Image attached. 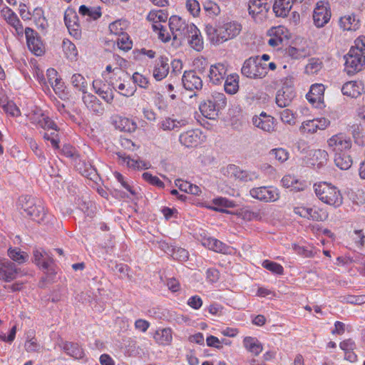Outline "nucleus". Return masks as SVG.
I'll return each instance as SVG.
<instances>
[{
    "label": "nucleus",
    "mask_w": 365,
    "mask_h": 365,
    "mask_svg": "<svg viewBox=\"0 0 365 365\" xmlns=\"http://www.w3.org/2000/svg\"><path fill=\"white\" fill-rule=\"evenodd\" d=\"M324 86L322 84L312 85L306 96L307 99L312 104L322 103L324 99Z\"/></svg>",
    "instance_id": "nucleus-26"
},
{
    "label": "nucleus",
    "mask_w": 365,
    "mask_h": 365,
    "mask_svg": "<svg viewBox=\"0 0 365 365\" xmlns=\"http://www.w3.org/2000/svg\"><path fill=\"white\" fill-rule=\"evenodd\" d=\"M187 29L191 33V35L188 36L190 46L197 51H202L203 49V40L199 29L195 24L187 26Z\"/></svg>",
    "instance_id": "nucleus-21"
},
{
    "label": "nucleus",
    "mask_w": 365,
    "mask_h": 365,
    "mask_svg": "<svg viewBox=\"0 0 365 365\" xmlns=\"http://www.w3.org/2000/svg\"><path fill=\"white\" fill-rule=\"evenodd\" d=\"M154 31H158V38L163 42L170 40L171 36L169 31L162 24H152Z\"/></svg>",
    "instance_id": "nucleus-51"
},
{
    "label": "nucleus",
    "mask_w": 365,
    "mask_h": 365,
    "mask_svg": "<svg viewBox=\"0 0 365 365\" xmlns=\"http://www.w3.org/2000/svg\"><path fill=\"white\" fill-rule=\"evenodd\" d=\"M187 123L186 120H178L171 118H166L159 123V126L163 130L170 131L185 126Z\"/></svg>",
    "instance_id": "nucleus-29"
},
{
    "label": "nucleus",
    "mask_w": 365,
    "mask_h": 365,
    "mask_svg": "<svg viewBox=\"0 0 365 365\" xmlns=\"http://www.w3.org/2000/svg\"><path fill=\"white\" fill-rule=\"evenodd\" d=\"M28 143H29L30 148L35 153V154L41 159V162L46 161V157L43 155L41 151L38 150V145L33 138H28Z\"/></svg>",
    "instance_id": "nucleus-61"
},
{
    "label": "nucleus",
    "mask_w": 365,
    "mask_h": 365,
    "mask_svg": "<svg viewBox=\"0 0 365 365\" xmlns=\"http://www.w3.org/2000/svg\"><path fill=\"white\" fill-rule=\"evenodd\" d=\"M19 275H22L21 269L9 259H0V280L11 282Z\"/></svg>",
    "instance_id": "nucleus-10"
},
{
    "label": "nucleus",
    "mask_w": 365,
    "mask_h": 365,
    "mask_svg": "<svg viewBox=\"0 0 365 365\" xmlns=\"http://www.w3.org/2000/svg\"><path fill=\"white\" fill-rule=\"evenodd\" d=\"M269 154L281 163L287 161L289 156V152L282 148L272 149Z\"/></svg>",
    "instance_id": "nucleus-45"
},
{
    "label": "nucleus",
    "mask_w": 365,
    "mask_h": 365,
    "mask_svg": "<svg viewBox=\"0 0 365 365\" xmlns=\"http://www.w3.org/2000/svg\"><path fill=\"white\" fill-rule=\"evenodd\" d=\"M113 123L115 127L120 131L131 133L137 128L136 123L133 120L125 117L116 116Z\"/></svg>",
    "instance_id": "nucleus-25"
},
{
    "label": "nucleus",
    "mask_w": 365,
    "mask_h": 365,
    "mask_svg": "<svg viewBox=\"0 0 365 365\" xmlns=\"http://www.w3.org/2000/svg\"><path fill=\"white\" fill-rule=\"evenodd\" d=\"M30 120L33 124L38 125L44 130L52 129L55 131L58 130V125L48 115L43 113H35L30 117Z\"/></svg>",
    "instance_id": "nucleus-17"
},
{
    "label": "nucleus",
    "mask_w": 365,
    "mask_h": 365,
    "mask_svg": "<svg viewBox=\"0 0 365 365\" xmlns=\"http://www.w3.org/2000/svg\"><path fill=\"white\" fill-rule=\"evenodd\" d=\"M69 34L75 38L78 39L81 36V29L80 24H66Z\"/></svg>",
    "instance_id": "nucleus-62"
},
{
    "label": "nucleus",
    "mask_w": 365,
    "mask_h": 365,
    "mask_svg": "<svg viewBox=\"0 0 365 365\" xmlns=\"http://www.w3.org/2000/svg\"><path fill=\"white\" fill-rule=\"evenodd\" d=\"M340 348L344 350L346 354L356 349V344L351 339L344 340L339 344Z\"/></svg>",
    "instance_id": "nucleus-60"
},
{
    "label": "nucleus",
    "mask_w": 365,
    "mask_h": 365,
    "mask_svg": "<svg viewBox=\"0 0 365 365\" xmlns=\"http://www.w3.org/2000/svg\"><path fill=\"white\" fill-rule=\"evenodd\" d=\"M294 97L295 92L292 86H283L277 91L275 101L279 107L285 108L291 104Z\"/></svg>",
    "instance_id": "nucleus-15"
},
{
    "label": "nucleus",
    "mask_w": 365,
    "mask_h": 365,
    "mask_svg": "<svg viewBox=\"0 0 365 365\" xmlns=\"http://www.w3.org/2000/svg\"><path fill=\"white\" fill-rule=\"evenodd\" d=\"M242 169L235 165H228L226 168V173L228 177L237 180Z\"/></svg>",
    "instance_id": "nucleus-59"
},
{
    "label": "nucleus",
    "mask_w": 365,
    "mask_h": 365,
    "mask_svg": "<svg viewBox=\"0 0 365 365\" xmlns=\"http://www.w3.org/2000/svg\"><path fill=\"white\" fill-rule=\"evenodd\" d=\"M9 257L19 264L26 262L29 259V255L21 251L19 248H9L8 250Z\"/></svg>",
    "instance_id": "nucleus-37"
},
{
    "label": "nucleus",
    "mask_w": 365,
    "mask_h": 365,
    "mask_svg": "<svg viewBox=\"0 0 365 365\" xmlns=\"http://www.w3.org/2000/svg\"><path fill=\"white\" fill-rule=\"evenodd\" d=\"M329 148L334 153L350 152L351 148V141L350 138H346L343 133H339L331 136L327 140Z\"/></svg>",
    "instance_id": "nucleus-8"
},
{
    "label": "nucleus",
    "mask_w": 365,
    "mask_h": 365,
    "mask_svg": "<svg viewBox=\"0 0 365 365\" xmlns=\"http://www.w3.org/2000/svg\"><path fill=\"white\" fill-rule=\"evenodd\" d=\"M62 48L67 58L71 61L76 59L78 51L74 43L68 39H64L63 41Z\"/></svg>",
    "instance_id": "nucleus-40"
},
{
    "label": "nucleus",
    "mask_w": 365,
    "mask_h": 365,
    "mask_svg": "<svg viewBox=\"0 0 365 365\" xmlns=\"http://www.w3.org/2000/svg\"><path fill=\"white\" fill-rule=\"evenodd\" d=\"M281 120L287 124L294 125L295 123V117L293 112L289 109H284L280 113Z\"/></svg>",
    "instance_id": "nucleus-54"
},
{
    "label": "nucleus",
    "mask_w": 365,
    "mask_h": 365,
    "mask_svg": "<svg viewBox=\"0 0 365 365\" xmlns=\"http://www.w3.org/2000/svg\"><path fill=\"white\" fill-rule=\"evenodd\" d=\"M29 20L34 21V23L46 21L43 10L40 8L35 9Z\"/></svg>",
    "instance_id": "nucleus-63"
},
{
    "label": "nucleus",
    "mask_w": 365,
    "mask_h": 365,
    "mask_svg": "<svg viewBox=\"0 0 365 365\" xmlns=\"http://www.w3.org/2000/svg\"><path fill=\"white\" fill-rule=\"evenodd\" d=\"M250 195L253 198L265 202H275L279 197L277 189L272 186L252 188L250 190Z\"/></svg>",
    "instance_id": "nucleus-6"
},
{
    "label": "nucleus",
    "mask_w": 365,
    "mask_h": 365,
    "mask_svg": "<svg viewBox=\"0 0 365 365\" xmlns=\"http://www.w3.org/2000/svg\"><path fill=\"white\" fill-rule=\"evenodd\" d=\"M34 262L41 267V268L44 270H48L51 264L52 263V259H48L47 261L42 260V259L44 257V255L43 254V252L39 250H34Z\"/></svg>",
    "instance_id": "nucleus-43"
},
{
    "label": "nucleus",
    "mask_w": 365,
    "mask_h": 365,
    "mask_svg": "<svg viewBox=\"0 0 365 365\" xmlns=\"http://www.w3.org/2000/svg\"><path fill=\"white\" fill-rule=\"evenodd\" d=\"M334 163L341 170H348L352 165V159L349 152L334 155Z\"/></svg>",
    "instance_id": "nucleus-31"
},
{
    "label": "nucleus",
    "mask_w": 365,
    "mask_h": 365,
    "mask_svg": "<svg viewBox=\"0 0 365 365\" xmlns=\"http://www.w3.org/2000/svg\"><path fill=\"white\" fill-rule=\"evenodd\" d=\"M253 124L266 132H272L274 129V118L262 112L259 116H254L252 118Z\"/></svg>",
    "instance_id": "nucleus-18"
},
{
    "label": "nucleus",
    "mask_w": 365,
    "mask_h": 365,
    "mask_svg": "<svg viewBox=\"0 0 365 365\" xmlns=\"http://www.w3.org/2000/svg\"><path fill=\"white\" fill-rule=\"evenodd\" d=\"M363 91L362 83L356 81L346 82L341 88L342 93L351 98H357Z\"/></svg>",
    "instance_id": "nucleus-24"
},
{
    "label": "nucleus",
    "mask_w": 365,
    "mask_h": 365,
    "mask_svg": "<svg viewBox=\"0 0 365 365\" xmlns=\"http://www.w3.org/2000/svg\"><path fill=\"white\" fill-rule=\"evenodd\" d=\"M143 178L151 185H155L158 187H164L163 181H161L157 176H153L149 173H144L143 174Z\"/></svg>",
    "instance_id": "nucleus-56"
},
{
    "label": "nucleus",
    "mask_w": 365,
    "mask_h": 365,
    "mask_svg": "<svg viewBox=\"0 0 365 365\" xmlns=\"http://www.w3.org/2000/svg\"><path fill=\"white\" fill-rule=\"evenodd\" d=\"M242 30L241 24H207L206 32L214 44H220L237 36Z\"/></svg>",
    "instance_id": "nucleus-1"
},
{
    "label": "nucleus",
    "mask_w": 365,
    "mask_h": 365,
    "mask_svg": "<svg viewBox=\"0 0 365 365\" xmlns=\"http://www.w3.org/2000/svg\"><path fill=\"white\" fill-rule=\"evenodd\" d=\"M71 83L72 85L78 91L83 92V93H86L87 87H88V83L85 78L79 74L76 73L73 74L71 77Z\"/></svg>",
    "instance_id": "nucleus-42"
},
{
    "label": "nucleus",
    "mask_w": 365,
    "mask_h": 365,
    "mask_svg": "<svg viewBox=\"0 0 365 365\" xmlns=\"http://www.w3.org/2000/svg\"><path fill=\"white\" fill-rule=\"evenodd\" d=\"M224 88L226 93L229 94H235L239 89V76L237 74L229 75L227 76Z\"/></svg>",
    "instance_id": "nucleus-32"
},
{
    "label": "nucleus",
    "mask_w": 365,
    "mask_h": 365,
    "mask_svg": "<svg viewBox=\"0 0 365 365\" xmlns=\"http://www.w3.org/2000/svg\"><path fill=\"white\" fill-rule=\"evenodd\" d=\"M25 35L29 50L36 56H39L43 55L44 53V48L37 32L32 29L27 27L25 29Z\"/></svg>",
    "instance_id": "nucleus-13"
},
{
    "label": "nucleus",
    "mask_w": 365,
    "mask_h": 365,
    "mask_svg": "<svg viewBox=\"0 0 365 365\" xmlns=\"http://www.w3.org/2000/svg\"><path fill=\"white\" fill-rule=\"evenodd\" d=\"M314 191L319 199L324 203L339 207L341 205L343 197L340 191L334 185L326 182L314 185Z\"/></svg>",
    "instance_id": "nucleus-4"
},
{
    "label": "nucleus",
    "mask_w": 365,
    "mask_h": 365,
    "mask_svg": "<svg viewBox=\"0 0 365 365\" xmlns=\"http://www.w3.org/2000/svg\"><path fill=\"white\" fill-rule=\"evenodd\" d=\"M101 81L94 80L93 81V88L95 90V92L98 94L106 102L110 103L113 100V91L106 86V84H103V87L106 88V90L104 88H101Z\"/></svg>",
    "instance_id": "nucleus-27"
},
{
    "label": "nucleus",
    "mask_w": 365,
    "mask_h": 365,
    "mask_svg": "<svg viewBox=\"0 0 365 365\" xmlns=\"http://www.w3.org/2000/svg\"><path fill=\"white\" fill-rule=\"evenodd\" d=\"M182 83L185 89L190 91H198L202 88L203 82L195 71H185L182 76Z\"/></svg>",
    "instance_id": "nucleus-11"
},
{
    "label": "nucleus",
    "mask_w": 365,
    "mask_h": 365,
    "mask_svg": "<svg viewBox=\"0 0 365 365\" xmlns=\"http://www.w3.org/2000/svg\"><path fill=\"white\" fill-rule=\"evenodd\" d=\"M117 43L119 48L121 50L128 51L132 48V41L126 33L118 36Z\"/></svg>",
    "instance_id": "nucleus-49"
},
{
    "label": "nucleus",
    "mask_w": 365,
    "mask_h": 365,
    "mask_svg": "<svg viewBox=\"0 0 365 365\" xmlns=\"http://www.w3.org/2000/svg\"><path fill=\"white\" fill-rule=\"evenodd\" d=\"M294 46L287 49V53L293 59H300L311 55V49L307 41L303 38H296Z\"/></svg>",
    "instance_id": "nucleus-7"
},
{
    "label": "nucleus",
    "mask_w": 365,
    "mask_h": 365,
    "mask_svg": "<svg viewBox=\"0 0 365 365\" xmlns=\"http://www.w3.org/2000/svg\"><path fill=\"white\" fill-rule=\"evenodd\" d=\"M270 36L268 44L271 46H277L282 43L284 41H288L291 38V32L282 24L273 26L267 31Z\"/></svg>",
    "instance_id": "nucleus-9"
},
{
    "label": "nucleus",
    "mask_w": 365,
    "mask_h": 365,
    "mask_svg": "<svg viewBox=\"0 0 365 365\" xmlns=\"http://www.w3.org/2000/svg\"><path fill=\"white\" fill-rule=\"evenodd\" d=\"M168 61V58L163 56L155 61L153 76L156 81H161L168 76L170 70Z\"/></svg>",
    "instance_id": "nucleus-16"
},
{
    "label": "nucleus",
    "mask_w": 365,
    "mask_h": 365,
    "mask_svg": "<svg viewBox=\"0 0 365 365\" xmlns=\"http://www.w3.org/2000/svg\"><path fill=\"white\" fill-rule=\"evenodd\" d=\"M62 349L68 355L75 359H82L85 356L83 349L77 343L65 341L62 344Z\"/></svg>",
    "instance_id": "nucleus-23"
},
{
    "label": "nucleus",
    "mask_w": 365,
    "mask_h": 365,
    "mask_svg": "<svg viewBox=\"0 0 365 365\" xmlns=\"http://www.w3.org/2000/svg\"><path fill=\"white\" fill-rule=\"evenodd\" d=\"M119 158H122L124 163H126L127 165L130 168H138V169H148L150 164L140 160H134L130 158L129 156H124L120 153H118Z\"/></svg>",
    "instance_id": "nucleus-36"
},
{
    "label": "nucleus",
    "mask_w": 365,
    "mask_h": 365,
    "mask_svg": "<svg viewBox=\"0 0 365 365\" xmlns=\"http://www.w3.org/2000/svg\"><path fill=\"white\" fill-rule=\"evenodd\" d=\"M227 74V68L222 63L212 65L210 68V81L215 85L220 84Z\"/></svg>",
    "instance_id": "nucleus-20"
},
{
    "label": "nucleus",
    "mask_w": 365,
    "mask_h": 365,
    "mask_svg": "<svg viewBox=\"0 0 365 365\" xmlns=\"http://www.w3.org/2000/svg\"><path fill=\"white\" fill-rule=\"evenodd\" d=\"M249 13L255 21H264L266 14L269 9L267 0H250L249 2Z\"/></svg>",
    "instance_id": "nucleus-12"
},
{
    "label": "nucleus",
    "mask_w": 365,
    "mask_h": 365,
    "mask_svg": "<svg viewBox=\"0 0 365 365\" xmlns=\"http://www.w3.org/2000/svg\"><path fill=\"white\" fill-rule=\"evenodd\" d=\"M156 341L161 345H168L172 341V331L170 329L158 330L155 335Z\"/></svg>",
    "instance_id": "nucleus-38"
},
{
    "label": "nucleus",
    "mask_w": 365,
    "mask_h": 365,
    "mask_svg": "<svg viewBox=\"0 0 365 365\" xmlns=\"http://www.w3.org/2000/svg\"><path fill=\"white\" fill-rule=\"evenodd\" d=\"M314 118L304 121L299 127V130L302 134H314L317 132V128Z\"/></svg>",
    "instance_id": "nucleus-47"
},
{
    "label": "nucleus",
    "mask_w": 365,
    "mask_h": 365,
    "mask_svg": "<svg viewBox=\"0 0 365 365\" xmlns=\"http://www.w3.org/2000/svg\"><path fill=\"white\" fill-rule=\"evenodd\" d=\"M242 74L250 78H262L267 74V63H262L257 56L245 60L242 69Z\"/></svg>",
    "instance_id": "nucleus-5"
},
{
    "label": "nucleus",
    "mask_w": 365,
    "mask_h": 365,
    "mask_svg": "<svg viewBox=\"0 0 365 365\" xmlns=\"http://www.w3.org/2000/svg\"><path fill=\"white\" fill-rule=\"evenodd\" d=\"M170 251L173 259L180 261H186L188 259V252L183 248H172Z\"/></svg>",
    "instance_id": "nucleus-52"
},
{
    "label": "nucleus",
    "mask_w": 365,
    "mask_h": 365,
    "mask_svg": "<svg viewBox=\"0 0 365 365\" xmlns=\"http://www.w3.org/2000/svg\"><path fill=\"white\" fill-rule=\"evenodd\" d=\"M202 245L210 250L221 253H225L228 248L225 244L214 238H208L202 242Z\"/></svg>",
    "instance_id": "nucleus-35"
},
{
    "label": "nucleus",
    "mask_w": 365,
    "mask_h": 365,
    "mask_svg": "<svg viewBox=\"0 0 365 365\" xmlns=\"http://www.w3.org/2000/svg\"><path fill=\"white\" fill-rule=\"evenodd\" d=\"M344 19L348 21V23H351V21H356V23L365 21V9L359 11L356 14H351L349 15H346L344 16H341L339 18V23H343Z\"/></svg>",
    "instance_id": "nucleus-44"
},
{
    "label": "nucleus",
    "mask_w": 365,
    "mask_h": 365,
    "mask_svg": "<svg viewBox=\"0 0 365 365\" xmlns=\"http://www.w3.org/2000/svg\"><path fill=\"white\" fill-rule=\"evenodd\" d=\"M187 304L194 309H199L202 305V300L197 295L192 296L188 299Z\"/></svg>",
    "instance_id": "nucleus-64"
},
{
    "label": "nucleus",
    "mask_w": 365,
    "mask_h": 365,
    "mask_svg": "<svg viewBox=\"0 0 365 365\" xmlns=\"http://www.w3.org/2000/svg\"><path fill=\"white\" fill-rule=\"evenodd\" d=\"M212 202L216 206L214 207V210L221 212H227V211L225 210L227 207H235V204L233 201H230L225 197H218L214 199Z\"/></svg>",
    "instance_id": "nucleus-41"
},
{
    "label": "nucleus",
    "mask_w": 365,
    "mask_h": 365,
    "mask_svg": "<svg viewBox=\"0 0 365 365\" xmlns=\"http://www.w3.org/2000/svg\"><path fill=\"white\" fill-rule=\"evenodd\" d=\"M132 79L135 83L141 88H147L148 87V79L138 72H135L133 74Z\"/></svg>",
    "instance_id": "nucleus-53"
},
{
    "label": "nucleus",
    "mask_w": 365,
    "mask_h": 365,
    "mask_svg": "<svg viewBox=\"0 0 365 365\" xmlns=\"http://www.w3.org/2000/svg\"><path fill=\"white\" fill-rule=\"evenodd\" d=\"M262 265L264 268L272 272L274 274L281 275L284 273L283 267L281 264H279L275 262H272V261L266 259V260L263 261Z\"/></svg>",
    "instance_id": "nucleus-46"
},
{
    "label": "nucleus",
    "mask_w": 365,
    "mask_h": 365,
    "mask_svg": "<svg viewBox=\"0 0 365 365\" xmlns=\"http://www.w3.org/2000/svg\"><path fill=\"white\" fill-rule=\"evenodd\" d=\"M258 178V175L255 172H248L242 170L240 175H238L237 180L242 182L254 181Z\"/></svg>",
    "instance_id": "nucleus-55"
},
{
    "label": "nucleus",
    "mask_w": 365,
    "mask_h": 365,
    "mask_svg": "<svg viewBox=\"0 0 365 365\" xmlns=\"http://www.w3.org/2000/svg\"><path fill=\"white\" fill-rule=\"evenodd\" d=\"M245 347L255 356L259 355L262 351V345L259 341L253 337L247 336L243 340Z\"/></svg>",
    "instance_id": "nucleus-33"
},
{
    "label": "nucleus",
    "mask_w": 365,
    "mask_h": 365,
    "mask_svg": "<svg viewBox=\"0 0 365 365\" xmlns=\"http://www.w3.org/2000/svg\"><path fill=\"white\" fill-rule=\"evenodd\" d=\"M79 14L83 16H88L87 21H96L101 16L99 7H88L85 5L80 6Z\"/></svg>",
    "instance_id": "nucleus-34"
},
{
    "label": "nucleus",
    "mask_w": 365,
    "mask_h": 365,
    "mask_svg": "<svg viewBox=\"0 0 365 365\" xmlns=\"http://www.w3.org/2000/svg\"><path fill=\"white\" fill-rule=\"evenodd\" d=\"M322 68V62L319 58H312L306 66L305 70L307 73L314 74L317 73Z\"/></svg>",
    "instance_id": "nucleus-48"
},
{
    "label": "nucleus",
    "mask_w": 365,
    "mask_h": 365,
    "mask_svg": "<svg viewBox=\"0 0 365 365\" xmlns=\"http://www.w3.org/2000/svg\"><path fill=\"white\" fill-rule=\"evenodd\" d=\"M186 7L193 16H197L200 10V4L196 0H187Z\"/></svg>",
    "instance_id": "nucleus-58"
},
{
    "label": "nucleus",
    "mask_w": 365,
    "mask_h": 365,
    "mask_svg": "<svg viewBox=\"0 0 365 365\" xmlns=\"http://www.w3.org/2000/svg\"><path fill=\"white\" fill-rule=\"evenodd\" d=\"M168 19V14L164 10H153L147 16V20L152 23H165Z\"/></svg>",
    "instance_id": "nucleus-39"
},
{
    "label": "nucleus",
    "mask_w": 365,
    "mask_h": 365,
    "mask_svg": "<svg viewBox=\"0 0 365 365\" xmlns=\"http://www.w3.org/2000/svg\"><path fill=\"white\" fill-rule=\"evenodd\" d=\"M293 4L290 0H275L273 5V11L277 16H287Z\"/></svg>",
    "instance_id": "nucleus-28"
},
{
    "label": "nucleus",
    "mask_w": 365,
    "mask_h": 365,
    "mask_svg": "<svg viewBox=\"0 0 365 365\" xmlns=\"http://www.w3.org/2000/svg\"><path fill=\"white\" fill-rule=\"evenodd\" d=\"M200 110L205 118L209 119H215L220 111L211 100H207L200 104Z\"/></svg>",
    "instance_id": "nucleus-30"
},
{
    "label": "nucleus",
    "mask_w": 365,
    "mask_h": 365,
    "mask_svg": "<svg viewBox=\"0 0 365 365\" xmlns=\"http://www.w3.org/2000/svg\"><path fill=\"white\" fill-rule=\"evenodd\" d=\"M212 101L219 110L225 108L227 105V98L222 93H215L212 96Z\"/></svg>",
    "instance_id": "nucleus-50"
},
{
    "label": "nucleus",
    "mask_w": 365,
    "mask_h": 365,
    "mask_svg": "<svg viewBox=\"0 0 365 365\" xmlns=\"http://www.w3.org/2000/svg\"><path fill=\"white\" fill-rule=\"evenodd\" d=\"M294 212L302 217L314 221H323L328 217L327 212L319 208L298 207L294 208Z\"/></svg>",
    "instance_id": "nucleus-14"
},
{
    "label": "nucleus",
    "mask_w": 365,
    "mask_h": 365,
    "mask_svg": "<svg viewBox=\"0 0 365 365\" xmlns=\"http://www.w3.org/2000/svg\"><path fill=\"white\" fill-rule=\"evenodd\" d=\"M363 47L365 43L362 40L357 39L356 46L351 47L344 56L345 71L349 75H354L361 71L365 66V52Z\"/></svg>",
    "instance_id": "nucleus-2"
},
{
    "label": "nucleus",
    "mask_w": 365,
    "mask_h": 365,
    "mask_svg": "<svg viewBox=\"0 0 365 365\" xmlns=\"http://www.w3.org/2000/svg\"><path fill=\"white\" fill-rule=\"evenodd\" d=\"M4 111L11 116H18L20 115V110L12 101L8 102L6 104L2 106Z\"/></svg>",
    "instance_id": "nucleus-57"
},
{
    "label": "nucleus",
    "mask_w": 365,
    "mask_h": 365,
    "mask_svg": "<svg viewBox=\"0 0 365 365\" xmlns=\"http://www.w3.org/2000/svg\"><path fill=\"white\" fill-rule=\"evenodd\" d=\"M201 132L198 130H190L182 134L179 137L181 144L187 148L196 147L200 142Z\"/></svg>",
    "instance_id": "nucleus-19"
},
{
    "label": "nucleus",
    "mask_w": 365,
    "mask_h": 365,
    "mask_svg": "<svg viewBox=\"0 0 365 365\" xmlns=\"http://www.w3.org/2000/svg\"><path fill=\"white\" fill-rule=\"evenodd\" d=\"M331 18L330 9L322 2H318L313 12L314 23H329Z\"/></svg>",
    "instance_id": "nucleus-22"
},
{
    "label": "nucleus",
    "mask_w": 365,
    "mask_h": 365,
    "mask_svg": "<svg viewBox=\"0 0 365 365\" xmlns=\"http://www.w3.org/2000/svg\"><path fill=\"white\" fill-rule=\"evenodd\" d=\"M19 205L25 215L34 221L38 223L43 222L46 214L39 200L31 196L24 195L19 197Z\"/></svg>",
    "instance_id": "nucleus-3"
}]
</instances>
